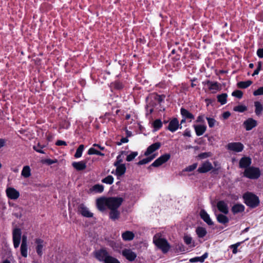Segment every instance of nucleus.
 <instances>
[{"label":"nucleus","mask_w":263,"mask_h":263,"mask_svg":"<svg viewBox=\"0 0 263 263\" xmlns=\"http://www.w3.org/2000/svg\"><path fill=\"white\" fill-rule=\"evenodd\" d=\"M123 199L121 197H101L97 199L96 204L100 211H104L107 207L109 210L118 209Z\"/></svg>","instance_id":"1"},{"label":"nucleus","mask_w":263,"mask_h":263,"mask_svg":"<svg viewBox=\"0 0 263 263\" xmlns=\"http://www.w3.org/2000/svg\"><path fill=\"white\" fill-rule=\"evenodd\" d=\"M243 197L245 203L251 208L256 207L259 203L258 197L251 193H246Z\"/></svg>","instance_id":"2"},{"label":"nucleus","mask_w":263,"mask_h":263,"mask_svg":"<svg viewBox=\"0 0 263 263\" xmlns=\"http://www.w3.org/2000/svg\"><path fill=\"white\" fill-rule=\"evenodd\" d=\"M153 241L155 245L164 253H167L170 249V246L167 241L164 238H159L157 235L154 236Z\"/></svg>","instance_id":"3"},{"label":"nucleus","mask_w":263,"mask_h":263,"mask_svg":"<svg viewBox=\"0 0 263 263\" xmlns=\"http://www.w3.org/2000/svg\"><path fill=\"white\" fill-rule=\"evenodd\" d=\"M243 176L251 179H258L260 176V171L257 167L250 166L246 168Z\"/></svg>","instance_id":"4"},{"label":"nucleus","mask_w":263,"mask_h":263,"mask_svg":"<svg viewBox=\"0 0 263 263\" xmlns=\"http://www.w3.org/2000/svg\"><path fill=\"white\" fill-rule=\"evenodd\" d=\"M22 237V231L20 228H15L12 231V240L15 249L18 248L20 246Z\"/></svg>","instance_id":"5"},{"label":"nucleus","mask_w":263,"mask_h":263,"mask_svg":"<svg viewBox=\"0 0 263 263\" xmlns=\"http://www.w3.org/2000/svg\"><path fill=\"white\" fill-rule=\"evenodd\" d=\"M171 158V155L169 154H165L158 159H157L149 166V168H151L152 166L154 167H158L163 163L167 162Z\"/></svg>","instance_id":"6"},{"label":"nucleus","mask_w":263,"mask_h":263,"mask_svg":"<svg viewBox=\"0 0 263 263\" xmlns=\"http://www.w3.org/2000/svg\"><path fill=\"white\" fill-rule=\"evenodd\" d=\"M95 257L100 261H102L104 263L106 258L109 255L108 252L104 249H101L96 251L94 252Z\"/></svg>","instance_id":"7"},{"label":"nucleus","mask_w":263,"mask_h":263,"mask_svg":"<svg viewBox=\"0 0 263 263\" xmlns=\"http://www.w3.org/2000/svg\"><path fill=\"white\" fill-rule=\"evenodd\" d=\"M78 213L87 218L92 217L93 215V213L90 212L88 208L83 203H81L78 205Z\"/></svg>","instance_id":"8"},{"label":"nucleus","mask_w":263,"mask_h":263,"mask_svg":"<svg viewBox=\"0 0 263 263\" xmlns=\"http://www.w3.org/2000/svg\"><path fill=\"white\" fill-rule=\"evenodd\" d=\"M20 251L21 255L26 258L28 256V242L27 236L23 235L22 236V243L20 247Z\"/></svg>","instance_id":"9"},{"label":"nucleus","mask_w":263,"mask_h":263,"mask_svg":"<svg viewBox=\"0 0 263 263\" xmlns=\"http://www.w3.org/2000/svg\"><path fill=\"white\" fill-rule=\"evenodd\" d=\"M243 145L240 142H231L227 145V148L236 153L241 152L243 149Z\"/></svg>","instance_id":"10"},{"label":"nucleus","mask_w":263,"mask_h":263,"mask_svg":"<svg viewBox=\"0 0 263 263\" xmlns=\"http://www.w3.org/2000/svg\"><path fill=\"white\" fill-rule=\"evenodd\" d=\"M34 242L36 244L35 249L36 253L39 256H42L43 254V248L45 246V242L41 238H36Z\"/></svg>","instance_id":"11"},{"label":"nucleus","mask_w":263,"mask_h":263,"mask_svg":"<svg viewBox=\"0 0 263 263\" xmlns=\"http://www.w3.org/2000/svg\"><path fill=\"white\" fill-rule=\"evenodd\" d=\"M122 255L130 261H134L137 257V254L129 249H125L122 251Z\"/></svg>","instance_id":"12"},{"label":"nucleus","mask_w":263,"mask_h":263,"mask_svg":"<svg viewBox=\"0 0 263 263\" xmlns=\"http://www.w3.org/2000/svg\"><path fill=\"white\" fill-rule=\"evenodd\" d=\"M6 193L7 197L12 200H16L20 197L19 192L13 187H8Z\"/></svg>","instance_id":"13"},{"label":"nucleus","mask_w":263,"mask_h":263,"mask_svg":"<svg viewBox=\"0 0 263 263\" xmlns=\"http://www.w3.org/2000/svg\"><path fill=\"white\" fill-rule=\"evenodd\" d=\"M179 128H181L182 126H180L179 121L176 118L170 121L167 127V129L172 133L176 132Z\"/></svg>","instance_id":"14"},{"label":"nucleus","mask_w":263,"mask_h":263,"mask_svg":"<svg viewBox=\"0 0 263 263\" xmlns=\"http://www.w3.org/2000/svg\"><path fill=\"white\" fill-rule=\"evenodd\" d=\"M246 130H250L257 126V121L252 118H249L243 122Z\"/></svg>","instance_id":"15"},{"label":"nucleus","mask_w":263,"mask_h":263,"mask_svg":"<svg viewBox=\"0 0 263 263\" xmlns=\"http://www.w3.org/2000/svg\"><path fill=\"white\" fill-rule=\"evenodd\" d=\"M206 84L208 85L209 89L212 93H216L220 89V85L217 82H214L210 81H207Z\"/></svg>","instance_id":"16"},{"label":"nucleus","mask_w":263,"mask_h":263,"mask_svg":"<svg viewBox=\"0 0 263 263\" xmlns=\"http://www.w3.org/2000/svg\"><path fill=\"white\" fill-rule=\"evenodd\" d=\"M217 207L218 210L224 214H227L229 213L228 204L223 200L219 201L217 202Z\"/></svg>","instance_id":"17"},{"label":"nucleus","mask_w":263,"mask_h":263,"mask_svg":"<svg viewBox=\"0 0 263 263\" xmlns=\"http://www.w3.org/2000/svg\"><path fill=\"white\" fill-rule=\"evenodd\" d=\"M213 168V166L210 162H205L203 163L198 168V172L200 173H204L208 172Z\"/></svg>","instance_id":"18"},{"label":"nucleus","mask_w":263,"mask_h":263,"mask_svg":"<svg viewBox=\"0 0 263 263\" xmlns=\"http://www.w3.org/2000/svg\"><path fill=\"white\" fill-rule=\"evenodd\" d=\"M116 167L115 175L117 176L118 179L120 177L123 176L126 172V166L124 164L121 165H115Z\"/></svg>","instance_id":"19"},{"label":"nucleus","mask_w":263,"mask_h":263,"mask_svg":"<svg viewBox=\"0 0 263 263\" xmlns=\"http://www.w3.org/2000/svg\"><path fill=\"white\" fill-rule=\"evenodd\" d=\"M161 144L159 142H156L149 146L145 152L144 153L145 156H148L160 147Z\"/></svg>","instance_id":"20"},{"label":"nucleus","mask_w":263,"mask_h":263,"mask_svg":"<svg viewBox=\"0 0 263 263\" xmlns=\"http://www.w3.org/2000/svg\"><path fill=\"white\" fill-rule=\"evenodd\" d=\"M87 161H81L79 162H73L72 164V166L77 171H83L86 168Z\"/></svg>","instance_id":"21"},{"label":"nucleus","mask_w":263,"mask_h":263,"mask_svg":"<svg viewBox=\"0 0 263 263\" xmlns=\"http://www.w3.org/2000/svg\"><path fill=\"white\" fill-rule=\"evenodd\" d=\"M193 127L195 129L196 135L198 136L202 135L206 130V126L204 124L194 125Z\"/></svg>","instance_id":"22"},{"label":"nucleus","mask_w":263,"mask_h":263,"mask_svg":"<svg viewBox=\"0 0 263 263\" xmlns=\"http://www.w3.org/2000/svg\"><path fill=\"white\" fill-rule=\"evenodd\" d=\"M201 218L208 225L211 226L213 224V222L210 217L209 215L205 212V210H202L200 212Z\"/></svg>","instance_id":"23"},{"label":"nucleus","mask_w":263,"mask_h":263,"mask_svg":"<svg viewBox=\"0 0 263 263\" xmlns=\"http://www.w3.org/2000/svg\"><path fill=\"white\" fill-rule=\"evenodd\" d=\"M251 159L249 157H242L239 161V166L241 168H247L251 164Z\"/></svg>","instance_id":"24"},{"label":"nucleus","mask_w":263,"mask_h":263,"mask_svg":"<svg viewBox=\"0 0 263 263\" xmlns=\"http://www.w3.org/2000/svg\"><path fill=\"white\" fill-rule=\"evenodd\" d=\"M134 237V233L129 231H126L122 234V239L125 241L132 240Z\"/></svg>","instance_id":"25"},{"label":"nucleus","mask_w":263,"mask_h":263,"mask_svg":"<svg viewBox=\"0 0 263 263\" xmlns=\"http://www.w3.org/2000/svg\"><path fill=\"white\" fill-rule=\"evenodd\" d=\"M245 210V206L242 204H236L232 208V211L233 214H236L241 213Z\"/></svg>","instance_id":"26"},{"label":"nucleus","mask_w":263,"mask_h":263,"mask_svg":"<svg viewBox=\"0 0 263 263\" xmlns=\"http://www.w3.org/2000/svg\"><path fill=\"white\" fill-rule=\"evenodd\" d=\"M208 253H205L201 256L199 257H195L190 259V261L191 262H204V260L208 257Z\"/></svg>","instance_id":"27"},{"label":"nucleus","mask_w":263,"mask_h":263,"mask_svg":"<svg viewBox=\"0 0 263 263\" xmlns=\"http://www.w3.org/2000/svg\"><path fill=\"white\" fill-rule=\"evenodd\" d=\"M216 218L218 222L223 224L227 223L229 221V219L227 216L222 214L217 215Z\"/></svg>","instance_id":"28"},{"label":"nucleus","mask_w":263,"mask_h":263,"mask_svg":"<svg viewBox=\"0 0 263 263\" xmlns=\"http://www.w3.org/2000/svg\"><path fill=\"white\" fill-rule=\"evenodd\" d=\"M180 112L181 115L185 119H190L191 120L194 119V115L184 108H181Z\"/></svg>","instance_id":"29"},{"label":"nucleus","mask_w":263,"mask_h":263,"mask_svg":"<svg viewBox=\"0 0 263 263\" xmlns=\"http://www.w3.org/2000/svg\"><path fill=\"white\" fill-rule=\"evenodd\" d=\"M254 106L255 107V112L256 115L257 116H260L263 110L262 105L260 103V102L256 101L254 103Z\"/></svg>","instance_id":"30"},{"label":"nucleus","mask_w":263,"mask_h":263,"mask_svg":"<svg viewBox=\"0 0 263 263\" xmlns=\"http://www.w3.org/2000/svg\"><path fill=\"white\" fill-rule=\"evenodd\" d=\"M109 218L112 220H116L119 218L120 212L118 209L110 210Z\"/></svg>","instance_id":"31"},{"label":"nucleus","mask_w":263,"mask_h":263,"mask_svg":"<svg viewBox=\"0 0 263 263\" xmlns=\"http://www.w3.org/2000/svg\"><path fill=\"white\" fill-rule=\"evenodd\" d=\"M196 232L200 238L204 237L207 233L206 229L203 227H198L196 230Z\"/></svg>","instance_id":"32"},{"label":"nucleus","mask_w":263,"mask_h":263,"mask_svg":"<svg viewBox=\"0 0 263 263\" xmlns=\"http://www.w3.org/2000/svg\"><path fill=\"white\" fill-rule=\"evenodd\" d=\"M252 84V82L250 80L247 81H241L237 83V86L240 88H246Z\"/></svg>","instance_id":"33"},{"label":"nucleus","mask_w":263,"mask_h":263,"mask_svg":"<svg viewBox=\"0 0 263 263\" xmlns=\"http://www.w3.org/2000/svg\"><path fill=\"white\" fill-rule=\"evenodd\" d=\"M22 175L25 178H28L31 175L30 168L29 166H25L23 167Z\"/></svg>","instance_id":"34"},{"label":"nucleus","mask_w":263,"mask_h":263,"mask_svg":"<svg viewBox=\"0 0 263 263\" xmlns=\"http://www.w3.org/2000/svg\"><path fill=\"white\" fill-rule=\"evenodd\" d=\"M227 93H222L221 95H219L217 96V100L218 101L221 103V105L225 104L227 103Z\"/></svg>","instance_id":"35"},{"label":"nucleus","mask_w":263,"mask_h":263,"mask_svg":"<svg viewBox=\"0 0 263 263\" xmlns=\"http://www.w3.org/2000/svg\"><path fill=\"white\" fill-rule=\"evenodd\" d=\"M84 145H83V144L80 145L76 151V152L74 154V157L76 158H80L82 155V153L84 151Z\"/></svg>","instance_id":"36"},{"label":"nucleus","mask_w":263,"mask_h":263,"mask_svg":"<svg viewBox=\"0 0 263 263\" xmlns=\"http://www.w3.org/2000/svg\"><path fill=\"white\" fill-rule=\"evenodd\" d=\"M91 190L96 193H101L104 190V186L102 184H96L92 186Z\"/></svg>","instance_id":"37"},{"label":"nucleus","mask_w":263,"mask_h":263,"mask_svg":"<svg viewBox=\"0 0 263 263\" xmlns=\"http://www.w3.org/2000/svg\"><path fill=\"white\" fill-rule=\"evenodd\" d=\"M155 157V156L153 155L152 156L148 157L146 158L143 159L142 160L139 161L138 162V165H143V164H147V163H149V162H151Z\"/></svg>","instance_id":"38"},{"label":"nucleus","mask_w":263,"mask_h":263,"mask_svg":"<svg viewBox=\"0 0 263 263\" xmlns=\"http://www.w3.org/2000/svg\"><path fill=\"white\" fill-rule=\"evenodd\" d=\"M87 154L90 155L96 154V155H97L99 156H104V154L103 153H101L100 151L96 150L93 147L90 148L88 151Z\"/></svg>","instance_id":"39"},{"label":"nucleus","mask_w":263,"mask_h":263,"mask_svg":"<svg viewBox=\"0 0 263 263\" xmlns=\"http://www.w3.org/2000/svg\"><path fill=\"white\" fill-rule=\"evenodd\" d=\"M114 177L111 175H108L102 180L103 183L111 184L114 182Z\"/></svg>","instance_id":"40"},{"label":"nucleus","mask_w":263,"mask_h":263,"mask_svg":"<svg viewBox=\"0 0 263 263\" xmlns=\"http://www.w3.org/2000/svg\"><path fill=\"white\" fill-rule=\"evenodd\" d=\"M138 153L137 152H132L129 155L127 156L126 161L128 162L132 161L133 160L136 156H137Z\"/></svg>","instance_id":"41"},{"label":"nucleus","mask_w":263,"mask_h":263,"mask_svg":"<svg viewBox=\"0 0 263 263\" xmlns=\"http://www.w3.org/2000/svg\"><path fill=\"white\" fill-rule=\"evenodd\" d=\"M153 126L156 130L160 129L162 126V123L160 119H156L153 122Z\"/></svg>","instance_id":"42"},{"label":"nucleus","mask_w":263,"mask_h":263,"mask_svg":"<svg viewBox=\"0 0 263 263\" xmlns=\"http://www.w3.org/2000/svg\"><path fill=\"white\" fill-rule=\"evenodd\" d=\"M104 263H120V261L116 258L110 256V255L105 260Z\"/></svg>","instance_id":"43"},{"label":"nucleus","mask_w":263,"mask_h":263,"mask_svg":"<svg viewBox=\"0 0 263 263\" xmlns=\"http://www.w3.org/2000/svg\"><path fill=\"white\" fill-rule=\"evenodd\" d=\"M206 119L207 120L209 126L210 128L213 127L217 123L216 121L213 118L206 117Z\"/></svg>","instance_id":"44"},{"label":"nucleus","mask_w":263,"mask_h":263,"mask_svg":"<svg viewBox=\"0 0 263 263\" xmlns=\"http://www.w3.org/2000/svg\"><path fill=\"white\" fill-rule=\"evenodd\" d=\"M183 240H184V242L187 245H191L193 242V239H192V237L187 234L184 235V236L183 237Z\"/></svg>","instance_id":"45"},{"label":"nucleus","mask_w":263,"mask_h":263,"mask_svg":"<svg viewBox=\"0 0 263 263\" xmlns=\"http://www.w3.org/2000/svg\"><path fill=\"white\" fill-rule=\"evenodd\" d=\"M241 243L242 242H238L230 246V248L232 249V252L233 254H235L237 253V248L241 245Z\"/></svg>","instance_id":"46"},{"label":"nucleus","mask_w":263,"mask_h":263,"mask_svg":"<svg viewBox=\"0 0 263 263\" xmlns=\"http://www.w3.org/2000/svg\"><path fill=\"white\" fill-rule=\"evenodd\" d=\"M247 110V107L243 105H238L234 107V110L239 112H242Z\"/></svg>","instance_id":"47"},{"label":"nucleus","mask_w":263,"mask_h":263,"mask_svg":"<svg viewBox=\"0 0 263 263\" xmlns=\"http://www.w3.org/2000/svg\"><path fill=\"white\" fill-rule=\"evenodd\" d=\"M124 152H122L121 154L119 155L117 157L116 161L114 163V165H121V162L123 161V158L122 157V154H123Z\"/></svg>","instance_id":"48"},{"label":"nucleus","mask_w":263,"mask_h":263,"mask_svg":"<svg viewBox=\"0 0 263 263\" xmlns=\"http://www.w3.org/2000/svg\"><path fill=\"white\" fill-rule=\"evenodd\" d=\"M243 93L240 90H235L232 92V96H234L236 98H238L239 99H240L242 97Z\"/></svg>","instance_id":"49"},{"label":"nucleus","mask_w":263,"mask_h":263,"mask_svg":"<svg viewBox=\"0 0 263 263\" xmlns=\"http://www.w3.org/2000/svg\"><path fill=\"white\" fill-rule=\"evenodd\" d=\"M253 95L255 96L263 95V86L260 87L253 92Z\"/></svg>","instance_id":"50"},{"label":"nucleus","mask_w":263,"mask_h":263,"mask_svg":"<svg viewBox=\"0 0 263 263\" xmlns=\"http://www.w3.org/2000/svg\"><path fill=\"white\" fill-rule=\"evenodd\" d=\"M197 164L196 163H194L186 167L184 171L186 172H192L194 171L197 167Z\"/></svg>","instance_id":"51"},{"label":"nucleus","mask_w":263,"mask_h":263,"mask_svg":"<svg viewBox=\"0 0 263 263\" xmlns=\"http://www.w3.org/2000/svg\"><path fill=\"white\" fill-rule=\"evenodd\" d=\"M114 86L116 89H120L123 88V84L119 81H116L114 83Z\"/></svg>","instance_id":"52"},{"label":"nucleus","mask_w":263,"mask_h":263,"mask_svg":"<svg viewBox=\"0 0 263 263\" xmlns=\"http://www.w3.org/2000/svg\"><path fill=\"white\" fill-rule=\"evenodd\" d=\"M197 123H204V117L203 115L199 116L196 121Z\"/></svg>","instance_id":"53"},{"label":"nucleus","mask_w":263,"mask_h":263,"mask_svg":"<svg viewBox=\"0 0 263 263\" xmlns=\"http://www.w3.org/2000/svg\"><path fill=\"white\" fill-rule=\"evenodd\" d=\"M58 162L57 159H47L45 160V162L48 164V165H51L53 163H57Z\"/></svg>","instance_id":"54"},{"label":"nucleus","mask_w":263,"mask_h":263,"mask_svg":"<svg viewBox=\"0 0 263 263\" xmlns=\"http://www.w3.org/2000/svg\"><path fill=\"white\" fill-rule=\"evenodd\" d=\"M257 54L260 58H263V48L258 49L257 51Z\"/></svg>","instance_id":"55"},{"label":"nucleus","mask_w":263,"mask_h":263,"mask_svg":"<svg viewBox=\"0 0 263 263\" xmlns=\"http://www.w3.org/2000/svg\"><path fill=\"white\" fill-rule=\"evenodd\" d=\"M128 139H127V138H126V137L122 138L120 140V141L118 143V145H120L122 143H125L128 142Z\"/></svg>","instance_id":"56"},{"label":"nucleus","mask_w":263,"mask_h":263,"mask_svg":"<svg viewBox=\"0 0 263 263\" xmlns=\"http://www.w3.org/2000/svg\"><path fill=\"white\" fill-rule=\"evenodd\" d=\"M183 135L185 137H191V131L189 129H186L183 134Z\"/></svg>","instance_id":"57"},{"label":"nucleus","mask_w":263,"mask_h":263,"mask_svg":"<svg viewBox=\"0 0 263 263\" xmlns=\"http://www.w3.org/2000/svg\"><path fill=\"white\" fill-rule=\"evenodd\" d=\"M55 144L58 146H61V145H66L67 144L65 141H62V140H58Z\"/></svg>","instance_id":"58"},{"label":"nucleus","mask_w":263,"mask_h":263,"mask_svg":"<svg viewBox=\"0 0 263 263\" xmlns=\"http://www.w3.org/2000/svg\"><path fill=\"white\" fill-rule=\"evenodd\" d=\"M210 155L207 153H203L199 155V157L201 159L206 158L209 157Z\"/></svg>","instance_id":"59"},{"label":"nucleus","mask_w":263,"mask_h":263,"mask_svg":"<svg viewBox=\"0 0 263 263\" xmlns=\"http://www.w3.org/2000/svg\"><path fill=\"white\" fill-rule=\"evenodd\" d=\"M6 140L4 139H0V148L4 146L6 144Z\"/></svg>","instance_id":"60"},{"label":"nucleus","mask_w":263,"mask_h":263,"mask_svg":"<svg viewBox=\"0 0 263 263\" xmlns=\"http://www.w3.org/2000/svg\"><path fill=\"white\" fill-rule=\"evenodd\" d=\"M230 116V113L229 111L224 112L223 115L222 117L224 119H226L228 118Z\"/></svg>","instance_id":"61"},{"label":"nucleus","mask_w":263,"mask_h":263,"mask_svg":"<svg viewBox=\"0 0 263 263\" xmlns=\"http://www.w3.org/2000/svg\"><path fill=\"white\" fill-rule=\"evenodd\" d=\"M33 148L35 151H36V152L40 153H44V152H43V151H42L41 149L40 148H37L36 146H34L33 147Z\"/></svg>","instance_id":"62"},{"label":"nucleus","mask_w":263,"mask_h":263,"mask_svg":"<svg viewBox=\"0 0 263 263\" xmlns=\"http://www.w3.org/2000/svg\"><path fill=\"white\" fill-rule=\"evenodd\" d=\"M93 146L98 147L99 149H100L101 150H102V151L104 149V147L101 146L100 145H99L98 144H93Z\"/></svg>","instance_id":"63"},{"label":"nucleus","mask_w":263,"mask_h":263,"mask_svg":"<svg viewBox=\"0 0 263 263\" xmlns=\"http://www.w3.org/2000/svg\"><path fill=\"white\" fill-rule=\"evenodd\" d=\"M164 96H158V100L159 102H161L162 101H163L164 99Z\"/></svg>","instance_id":"64"}]
</instances>
